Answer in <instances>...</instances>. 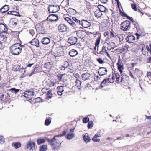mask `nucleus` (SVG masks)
Returning a JSON list of instances; mask_svg holds the SVG:
<instances>
[{"instance_id":"f257e3e1","label":"nucleus","mask_w":151,"mask_h":151,"mask_svg":"<svg viewBox=\"0 0 151 151\" xmlns=\"http://www.w3.org/2000/svg\"><path fill=\"white\" fill-rule=\"evenodd\" d=\"M22 47L19 43L14 44L10 47V51L13 55H17L21 53Z\"/></svg>"},{"instance_id":"f03ea898","label":"nucleus","mask_w":151,"mask_h":151,"mask_svg":"<svg viewBox=\"0 0 151 151\" xmlns=\"http://www.w3.org/2000/svg\"><path fill=\"white\" fill-rule=\"evenodd\" d=\"M49 143L51 145L52 148L55 150H57L59 149L61 143H60V141L58 139H55L54 137L50 140H49Z\"/></svg>"},{"instance_id":"7ed1b4c3","label":"nucleus","mask_w":151,"mask_h":151,"mask_svg":"<svg viewBox=\"0 0 151 151\" xmlns=\"http://www.w3.org/2000/svg\"><path fill=\"white\" fill-rule=\"evenodd\" d=\"M120 29L124 31L129 30L131 28V22L129 21L126 20L120 24Z\"/></svg>"},{"instance_id":"20e7f679","label":"nucleus","mask_w":151,"mask_h":151,"mask_svg":"<svg viewBox=\"0 0 151 151\" xmlns=\"http://www.w3.org/2000/svg\"><path fill=\"white\" fill-rule=\"evenodd\" d=\"M48 11L50 13H56L60 9V7L58 5H49L48 7Z\"/></svg>"},{"instance_id":"39448f33","label":"nucleus","mask_w":151,"mask_h":151,"mask_svg":"<svg viewBox=\"0 0 151 151\" xmlns=\"http://www.w3.org/2000/svg\"><path fill=\"white\" fill-rule=\"evenodd\" d=\"M35 145L34 142L29 141L27 144L26 147L29 150L33 151L35 149Z\"/></svg>"},{"instance_id":"423d86ee","label":"nucleus","mask_w":151,"mask_h":151,"mask_svg":"<svg viewBox=\"0 0 151 151\" xmlns=\"http://www.w3.org/2000/svg\"><path fill=\"white\" fill-rule=\"evenodd\" d=\"M98 70V73L100 76H104L107 74V70L106 68L100 67Z\"/></svg>"},{"instance_id":"0eeeda50","label":"nucleus","mask_w":151,"mask_h":151,"mask_svg":"<svg viewBox=\"0 0 151 151\" xmlns=\"http://www.w3.org/2000/svg\"><path fill=\"white\" fill-rule=\"evenodd\" d=\"M118 66V68L121 73L123 72L122 70L124 69V66L122 63V60L120 58L118 59V61L117 63Z\"/></svg>"},{"instance_id":"6e6552de","label":"nucleus","mask_w":151,"mask_h":151,"mask_svg":"<svg viewBox=\"0 0 151 151\" xmlns=\"http://www.w3.org/2000/svg\"><path fill=\"white\" fill-rule=\"evenodd\" d=\"M58 19V16L54 14L50 15L47 18V20L50 21L51 22L56 21Z\"/></svg>"},{"instance_id":"1a4fd4ad","label":"nucleus","mask_w":151,"mask_h":151,"mask_svg":"<svg viewBox=\"0 0 151 151\" xmlns=\"http://www.w3.org/2000/svg\"><path fill=\"white\" fill-rule=\"evenodd\" d=\"M77 39L75 37H71L69 38L68 40V42L70 44L73 45L76 43Z\"/></svg>"},{"instance_id":"9d476101","label":"nucleus","mask_w":151,"mask_h":151,"mask_svg":"<svg viewBox=\"0 0 151 151\" xmlns=\"http://www.w3.org/2000/svg\"><path fill=\"white\" fill-rule=\"evenodd\" d=\"M78 36L83 39V40H85V32L84 30H79L77 33Z\"/></svg>"},{"instance_id":"9b49d317","label":"nucleus","mask_w":151,"mask_h":151,"mask_svg":"<svg viewBox=\"0 0 151 151\" xmlns=\"http://www.w3.org/2000/svg\"><path fill=\"white\" fill-rule=\"evenodd\" d=\"M29 43H30L32 45L36 46L37 47H40L39 41L36 38L32 39Z\"/></svg>"},{"instance_id":"f8f14e48","label":"nucleus","mask_w":151,"mask_h":151,"mask_svg":"<svg viewBox=\"0 0 151 151\" xmlns=\"http://www.w3.org/2000/svg\"><path fill=\"white\" fill-rule=\"evenodd\" d=\"M58 29L60 32H63L66 31L67 28L66 26L63 24H62L58 26Z\"/></svg>"},{"instance_id":"ddd939ff","label":"nucleus","mask_w":151,"mask_h":151,"mask_svg":"<svg viewBox=\"0 0 151 151\" xmlns=\"http://www.w3.org/2000/svg\"><path fill=\"white\" fill-rule=\"evenodd\" d=\"M135 39V37L134 36L129 35L126 38V40L127 42L129 43H131L133 42Z\"/></svg>"},{"instance_id":"4468645a","label":"nucleus","mask_w":151,"mask_h":151,"mask_svg":"<svg viewBox=\"0 0 151 151\" xmlns=\"http://www.w3.org/2000/svg\"><path fill=\"white\" fill-rule=\"evenodd\" d=\"M8 29L7 26L4 25L3 24H0V32L3 33L7 31Z\"/></svg>"},{"instance_id":"2eb2a0df","label":"nucleus","mask_w":151,"mask_h":151,"mask_svg":"<svg viewBox=\"0 0 151 151\" xmlns=\"http://www.w3.org/2000/svg\"><path fill=\"white\" fill-rule=\"evenodd\" d=\"M101 136L100 132H98L94 136L92 140L95 142H99L100 140V139H96V138L97 137H100Z\"/></svg>"},{"instance_id":"dca6fc26","label":"nucleus","mask_w":151,"mask_h":151,"mask_svg":"<svg viewBox=\"0 0 151 151\" xmlns=\"http://www.w3.org/2000/svg\"><path fill=\"white\" fill-rule=\"evenodd\" d=\"M108 46L107 47L108 50H110L111 49H114L116 46L115 45V43L112 42H110L108 43Z\"/></svg>"},{"instance_id":"f3484780","label":"nucleus","mask_w":151,"mask_h":151,"mask_svg":"<svg viewBox=\"0 0 151 151\" xmlns=\"http://www.w3.org/2000/svg\"><path fill=\"white\" fill-rule=\"evenodd\" d=\"M2 99H4L6 102L9 101L10 100V96L8 93L5 94L4 95H1Z\"/></svg>"},{"instance_id":"a211bd4d","label":"nucleus","mask_w":151,"mask_h":151,"mask_svg":"<svg viewBox=\"0 0 151 151\" xmlns=\"http://www.w3.org/2000/svg\"><path fill=\"white\" fill-rule=\"evenodd\" d=\"M98 9L101 12L106 13L108 12V9L106 8L104 6L102 5H100L99 6Z\"/></svg>"},{"instance_id":"6ab92c4d","label":"nucleus","mask_w":151,"mask_h":151,"mask_svg":"<svg viewBox=\"0 0 151 151\" xmlns=\"http://www.w3.org/2000/svg\"><path fill=\"white\" fill-rule=\"evenodd\" d=\"M78 54L77 51L74 49L71 50L69 52V54L71 57H74L76 56Z\"/></svg>"},{"instance_id":"aec40b11","label":"nucleus","mask_w":151,"mask_h":151,"mask_svg":"<svg viewBox=\"0 0 151 151\" xmlns=\"http://www.w3.org/2000/svg\"><path fill=\"white\" fill-rule=\"evenodd\" d=\"M65 20L67 21L73 27H75L76 25L75 23L73 22L72 19H71L69 17H66L65 19Z\"/></svg>"},{"instance_id":"412c9836","label":"nucleus","mask_w":151,"mask_h":151,"mask_svg":"<svg viewBox=\"0 0 151 151\" xmlns=\"http://www.w3.org/2000/svg\"><path fill=\"white\" fill-rule=\"evenodd\" d=\"M128 76L127 75H125L122 76L121 78V81H120L122 83H125L127 81V80L128 78Z\"/></svg>"},{"instance_id":"4be33fe9","label":"nucleus","mask_w":151,"mask_h":151,"mask_svg":"<svg viewBox=\"0 0 151 151\" xmlns=\"http://www.w3.org/2000/svg\"><path fill=\"white\" fill-rule=\"evenodd\" d=\"M33 71L31 73L30 76L36 74L39 72V68H38L37 65H35Z\"/></svg>"},{"instance_id":"5701e85b","label":"nucleus","mask_w":151,"mask_h":151,"mask_svg":"<svg viewBox=\"0 0 151 151\" xmlns=\"http://www.w3.org/2000/svg\"><path fill=\"white\" fill-rule=\"evenodd\" d=\"M50 41L49 39L47 37H44L42 40V42L44 45H46L50 42Z\"/></svg>"},{"instance_id":"b1692460","label":"nucleus","mask_w":151,"mask_h":151,"mask_svg":"<svg viewBox=\"0 0 151 151\" xmlns=\"http://www.w3.org/2000/svg\"><path fill=\"white\" fill-rule=\"evenodd\" d=\"M75 137V134L73 133H69L67 134L65 137L68 140H70Z\"/></svg>"},{"instance_id":"393cba45","label":"nucleus","mask_w":151,"mask_h":151,"mask_svg":"<svg viewBox=\"0 0 151 151\" xmlns=\"http://www.w3.org/2000/svg\"><path fill=\"white\" fill-rule=\"evenodd\" d=\"M9 9L8 6L5 5L1 9H0V11L2 13H4L6 12Z\"/></svg>"},{"instance_id":"a878e982","label":"nucleus","mask_w":151,"mask_h":151,"mask_svg":"<svg viewBox=\"0 0 151 151\" xmlns=\"http://www.w3.org/2000/svg\"><path fill=\"white\" fill-rule=\"evenodd\" d=\"M94 14L96 17H100L102 15V12L99 9L96 10L94 12Z\"/></svg>"},{"instance_id":"bb28decb","label":"nucleus","mask_w":151,"mask_h":151,"mask_svg":"<svg viewBox=\"0 0 151 151\" xmlns=\"http://www.w3.org/2000/svg\"><path fill=\"white\" fill-rule=\"evenodd\" d=\"M101 37V35H99L98 38H97L96 42L95 44V47L94 48L95 50L96 49V47H98L99 46V44L100 42Z\"/></svg>"},{"instance_id":"cd10ccee","label":"nucleus","mask_w":151,"mask_h":151,"mask_svg":"<svg viewBox=\"0 0 151 151\" xmlns=\"http://www.w3.org/2000/svg\"><path fill=\"white\" fill-rule=\"evenodd\" d=\"M7 14H8L12 15L15 16H18L19 17L20 16V15H19V13L18 12L15 11H9L7 13Z\"/></svg>"},{"instance_id":"c85d7f7f","label":"nucleus","mask_w":151,"mask_h":151,"mask_svg":"<svg viewBox=\"0 0 151 151\" xmlns=\"http://www.w3.org/2000/svg\"><path fill=\"white\" fill-rule=\"evenodd\" d=\"M81 83V82L80 80L79 79H76L75 86L78 87L79 89H80V88Z\"/></svg>"},{"instance_id":"c756f323","label":"nucleus","mask_w":151,"mask_h":151,"mask_svg":"<svg viewBox=\"0 0 151 151\" xmlns=\"http://www.w3.org/2000/svg\"><path fill=\"white\" fill-rule=\"evenodd\" d=\"M12 145L14 146L16 149L19 148L21 146V144L19 142L16 143H12Z\"/></svg>"},{"instance_id":"7c9ffc66","label":"nucleus","mask_w":151,"mask_h":151,"mask_svg":"<svg viewBox=\"0 0 151 151\" xmlns=\"http://www.w3.org/2000/svg\"><path fill=\"white\" fill-rule=\"evenodd\" d=\"M47 149V146L46 145H42L40 147L39 150L40 151H46Z\"/></svg>"},{"instance_id":"2f4dec72","label":"nucleus","mask_w":151,"mask_h":151,"mask_svg":"<svg viewBox=\"0 0 151 151\" xmlns=\"http://www.w3.org/2000/svg\"><path fill=\"white\" fill-rule=\"evenodd\" d=\"M52 91V90H50L49 91L47 92L46 94L47 95L46 98L47 99H49L51 98L52 96V94L51 93Z\"/></svg>"},{"instance_id":"473e14b6","label":"nucleus","mask_w":151,"mask_h":151,"mask_svg":"<svg viewBox=\"0 0 151 151\" xmlns=\"http://www.w3.org/2000/svg\"><path fill=\"white\" fill-rule=\"evenodd\" d=\"M0 39L1 40L4 42H5L6 41L7 38L5 35H4L2 34H0Z\"/></svg>"},{"instance_id":"72a5a7b5","label":"nucleus","mask_w":151,"mask_h":151,"mask_svg":"<svg viewBox=\"0 0 151 151\" xmlns=\"http://www.w3.org/2000/svg\"><path fill=\"white\" fill-rule=\"evenodd\" d=\"M45 142V140L44 139H39L37 140V142L38 145H40Z\"/></svg>"},{"instance_id":"f704fd0d","label":"nucleus","mask_w":151,"mask_h":151,"mask_svg":"<svg viewBox=\"0 0 151 151\" xmlns=\"http://www.w3.org/2000/svg\"><path fill=\"white\" fill-rule=\"evenodd\" d=\"M51 122V120L50 119H46L45 121V124L46 126L49 125Z\"/></svg>"},{"instance_id":"c9c22d12","label":"nucleus","mask_w":151,"mask_h":151,"mask_svg":"<svg viewBox=\"0 0 151 151\" xmlns=\"http://www.w3.org/2000/svg\"><path fill=\"white\" fill-rule=\"evenodd\" d=\"M93 124L92 121H90L88 122L87 127L88 129L91 128L93 126Z\"/></svg>"},{"instance_id":"e433bc0d","label":"nucleus","mask_w":151,"mask_h":151,"mask_svg":"<svg viewBox=\"0 0 151 151\" xmlns=\"http://www.w3.org/2000/svg\"><path fill=\"white\" fill-rule=\"evenodd\" d=\"M115 75L116 81L118 82V83H120L119 78L120 76L119 74L118 73H116L115 74Z\"/></svg>"},{"instance_id":"4c0bfd02","label":"nucleus","mask_w":151,"mask_h":151,"mask_svg":"<svg viewBox=\"0 0 151 151\" xmlns=\"http://www.w3.org/2000/svg\"><path fill=\"white\" fill-rule=\"evenodd\" d=\"M19 89H17L15 88H14L10 89V91L11 92L14 93H16L17 92H18L19 91Z\"/></svg>"},{"instance_id":"58836bf2","label":"nucleus","mask_w":151,"mask_h":151,"mask_svg":"<svg viewBox=\"0 0 151 151\" xmlns=\"http://www.w3.org/2000/svg\"><path fill=\"white\" fill-rule=\"evenodd\" d=\"M45 67L47 69L50 68L51 66V65L50 62H47L44 65Z\"/></svg>"},{"instance_id":"ea45409f","label":"nucleus","mask_w":151,"mask_h":151,"mask_svg":"<svg viewBox=\"0 0 151 151\" xmlns=\"http://www.w3.org/2000/svg\"><path fill=\"white\" fill-rule=\"evenodd\" d=\"M87 137L86 138V142H88L91 141V139L89 137L88 135V134L86 133V137Z\"/></svg>"},{"instance_id":"a19ab883","label":"nucleus","mask_w":151,"mask_h":151,"mask_svg":"<svg viewBox=\"0 0 151 151\" xmlns=\"http://www.w3.org/2000/svg\"><path fill=\"white\" fill-rule=\"evenodd\" d=\"M106 79H104L101 84V87H104L106 85Z\"/></svg>"},{"instance_id":"79ce46f5","label":"nucleus","mask_w":151,"mask_h":151,"mask_svg":"<svg viewBox=\"0 0 151 151\" xmlns=\"http://www.w3.org/2000/svg\"><path fill=\"white\" fill-rule=\"evenodd\" d=\"M57 91L63 92V86H58L57 88Z\"/></svg>"},{"instance_id":"37998d69","label":"nucleus","mask_w":151,"mask_h":151,"mask_svg":"<svg viewBox=\"0 0 151 151\" xmlns=\"http://www.w3.org/2000/svg\"><path fill=\"white\" fill-rule=\"evenodd\" d=\"M27 93H28V95L29 97L30 96L31 97L35 94V93L34 91H27Z\"/></svg>"},{"instance_id":"c03bdc74","label":"nucleus","mask_w":151,"mask_h":151,"mask_svg":"<svg viewBox=\"0 0 151 151\" xmlns=\"http://www.w3.org/2000/svg\"><path fill=\"white\" fill-rule=\"evenodd\" d=\"M27 91H26L25 93H22V96H24V97H26L28 99H29L30 98L28 96V93H27Z\"/></svg>"},{"instance_id":"a18cd8bd","label":"nucleus","mask_w":151,"mask_h":151,"mask_svg":"<svg viewBox=\"0 0 151 151\" xmlns=\"http://www.w3.org/2000/svg\"><path fill=\"white\" fill-rule=\"evenodd\" d=\"M131 6L132 8L135 11H137V8L136 5V4H132L131 5Z\"/></svg>"},{"instance_id":"49530a36","label":"nucleus","mask_w":151,"mask_h":151,"mask_svg":"<svg viewBox=\"0 0 151 151\" xmlns=\"http://www.w3.org/2000/svg\"><path fill=\"white\" fill-rule=\"evenodd\" d=\"M133 24L137 29H139V25L137 22L134 21L133 22Z\"/></svg>"},{"instance_id":"de8ad7c7","label":"nucleus","mask_w":151,"mask_h":151,"mask_svg":"<svg viewBox=\"0 0 151 151\" xmlns=\"http://www.w3.org/2000/svg\"><path fill=\"white\" fill-rule=\"evenodd\" d=\"M73 20L75 21L76 23H77L80 24L81 22L80 20H78L76 17H72Z\"/></svg>"},{"instance_id":"09e8293b","label":"nucleus","mask_w":151,"mask_h":151,"mask_svg":"<svg viewBox=\"0 0 151 151\" xmlns=\"http://www.w3.org/2000/svg\"><path fill=\"white\" fill-rule=\"evenodd\" d=\"M107 52V50L106 49V47L104 46H103L102 47V49L101 51H100V53L102 54L101 52L106 53Z\"/></svg>"},{"instance_id":"8fccbe9b","label":"nucleus","mask_w":151,"mask_h":151,"mask_svg":"<svg viewBox=\"0 0 151 151\" xmlns=\"http://www.w3.org/2000/svg\"><path fill=\"white\" fill-rule=\"evenodd\" d=\"M73 76L76 78V79H79L80 78L79 75L78 73H73Z\"/></svg>"},{"instance_id":"3c124183","label":"nucleus","mask_w":151,"mask_h":151,"mask_svg":"<svg viewBox=\"0 0 151 151\" xmlns=\"http://www.w3.org/2000/svg\"><path fill=\"white\" fill-rule=\"evenodd\" d=\"M97 61L100 64H103L104 61L102 60V59L100 58H99L97 60Z\"/></svg>"},{"instance_id":"603ef678","label":"nucleus","mask_w":151,"mask_h":151,"mask_svg":"<svg viewBox=\"0 0 151 151\" xmlns=\"http://www.w3.org/2000/svg\"><path fill=\"white\" fill-rule=\"evenodd\" d=\"M91 25V24L90 22H88L86 20V28L89 27Z\"/></svg>"},{"instance_id":"864d4df0","label":"nucleus","mask_w":151,"mask_h":151,"mask_svg":"<svg viewBox=\"0 0 151 151\" xmlns=\"http://www.w3.org/2000/svg\"><path fill=\"white\" fill-rule=\"evenodd\" d=\"M4 139L3 136H0V143L2 144L4 142Z\"/></svg>"},{"instance_id":"5fc2aeb1","label":"nucleus","mask_w":151,"mask_h":151,"mask_svg":"<svg viewBox=\"0 0 151 151\" xmlns=\"http://www.w3.org/2000/svg\"><path fill=\"white\" fill-rule=\"evenodd\" d=\"M69 65V63L68 62H66L62 66V67L65 69L67 68Z\"/></svg>"},{"instance_id":"6e6d98bb","label":"nucleus","mask_w":151,"mask_h":151,"mask_svg":"<svg viewBox=\"0 0 151 151\" xmlns=\"http://www.w3.org/2000/svg\"><path fill=\"white\" fill-rule=\"evenodd\" d=\"M66 133V132L65 131H64L62 132V134L57 135L56 136V137H58L64 136L65 134Z\"/></svg>"},{"instance_id":"4d7b16f0","label":"nucleus","mask_w":151,"mask_h":151,"mask_svg":"<svg viewBox=\"0 0 151 151\" xmlns=\"http://www.w3.org/2000/svg\"><path fill=\"white\" fill-rule=\"evenodd\" d=\"M127 16V18L129 19V20H130L133 23V22H134L133 19L132 18V17H130L128 16Z\"/></svg>"},{"instance_id":"13d9d810","label":"nucleus","mask_w":151,"mask_h":151,"mask_svg":"<svg viewBox=\"0 0 151 151\" xmlns=\"http://www.w3.org/2000/svg\"><path fill=\"white\" fill-rule=\"evenodd\" d=\"M29 33L31 34L32 36H33L35 34L34 31L32 30H30L29 31Z\"/></svg>"},{"instance_id":"bf43d9fd","label":"nucleus","mask_w":151,"mask_h":151,"mask_svg":"<svg viewBox=\"0 0 151 151\" xmlns=\"http://www.w3.org/2000/svg\"><path fill=\"white\" fill-rule=\"evenodd\" d=\"M110 78H108L107 79H106V85H108L109 83V82H111L110 81Z\"/></svg>"},{"instance_id":"052dcab7","label":"nucleus","mask_w":151,"mask_h":151,"mask_svg":"<svg viewBox=\"0 0 151 151\" xmlns=\"http://www.w3.org/2000/svg\"><path fill=\"white\" fill-rule=\"evenodd\" d=\"M21 73H24L25 71H26L25 68H22L20 69L19 70Z\"/></svg>"},{"instance_id":"680f3d73","label":"nucleus","mask_w":151,"mask_h":151,"mask_svg":"<svg viewBox=\"0 0 151 151\" xmlns=\"http://www.w3.org/2000/svg\"><path fill=\"white\" fill-rule=\"evenodd\" d=\"M103 3L105 4L107 2L108 0H99Z\"/></svg>"},{"instance_id":"e2e57ef3","label":"nucleus","mask_w":151,"mask_h":151,"mask_svg":"<svg viewBox=\"0 0 151 151\" xmlns=\"http://www.w3.org/2000/svg\"><path fill=\"white\" fill-rule=\"evenodd\" d=\"M99 76L98 75H95L94 76V79L96 81H97L99 79Z\"/></svg>"},{"instance_id":"0e129e2a","label":"nucleus","mask_w":151,"mask_h":151,"mask_svg":"<svg viewBox=\"0 0 151 151\" xmlns=\"http://www.w3.org/2000/svg\"><path fill=\"white\" fill-rule=\"evenodd\" d=\"M147 77L151 78V72H147Z\"/></svg>"},{"instance_id":"69168bd1","label":"nucleus","mask_w":151,"mask_h":151,"mask_svg":"<svg viewBox=\"0 0 151 151\" xmlns=\"http://www.w3.org/2000/svg\"><path fill=\"white\" fill-rule=\"evenodd\" d=\"M35 99L36 100L37 102H40L41 100V99L40 97H37L36 99Z\"/></svg>"},{"instance_id":"338daca9","label":"nucleus","mask_w":151,"mask_h":151,"mask_svg":"<svg viewBox=\"0 0 151 151\" xmlns=\"http://www.w3.org/2000/svg\"><path fill=\"white\" fill-rule=\"evenodd\" d=\"M129 75L132 78H133L134 79V76H133L132 74V73H131V72H130Z\"/></svg>"},{"instance_id":"774afa93","label":"nucleus","mask_w":151,"mask_h":151,"mask_svg":"<svg viewBox=\"0 0 151 151\" xmlns=\"http://www.w3.org/2000/svg\"><path fill=\"white\" fill-rule=\"evenodd\" d=\"M147 62L148 63H151V57L148 58Z\"/></svg>"}]
</instances>
